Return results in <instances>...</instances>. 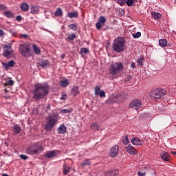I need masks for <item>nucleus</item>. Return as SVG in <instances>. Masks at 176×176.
<instances>
[{
  "mask_svg": "<svg viewBox=\"0 0 176 176\" xmlns=\"http://www.w3.org/2000/svg\"><path fill=\"white\" fill-rule=\"evenodd\" d=\"M49 85L47 84H36L34 87V89L32 92L33 100L34 101H39L44 97H46L49 94Z\"/></svg>",
  "mask_w": 176,
  "mask_h": 176,
  "instance_id": "obj_1",
  "label": "nucleus"
},
{
  "mask_svg": "<svg viewBox=\"0 0 176 176\" xmlns=\"http://www.w3.org/2000/svg\"><path fill=\"white\" fill-rule=\"evenodd\" d=\"M112 49L116 53H122L126 50V40L122 37H118L113 41Z\"/></svg>",
  "mask_w": 176,
  "mask_h": 176,
  "instance_id": "obj_2",
  "label": "nucleus"
},
{
  "mask_svg": "<svg viewBox=\"0 0 176 176\" xmlns=\"http://www.w3.org/2000/svg\"><path fill=\"white\" fill-rule=\"evenodd\" d=\"M42 151H43L42 144L41 142H36L26 148V153L34 156V155L39 154Z\"/></svg>",
  "mask_w": 176,
  "mask_h": 176,
  "instance_id": "obj_3",
  "label": "nucleus"
},
{
  "mask_svg": "<svg viewBox=\"0 0 176 176\" xmlns=\"http://www.w3.org/2000/svg\"><path fill=\"white\" fill-rule=\"evenodd\" d=\"M124 69V65L121 62L115 63L114 64H111L109 69V72L110 75L112 76H115V75H118L120 72H122Z\"/></svg>",
  "mask_w": 176,
  "mask_h": 176,
  "instance_id": "obj_4",
  "label": "nucleus"
},
{
  "mask_svg": "<svg viewBox=\"0 0 176 176\" xmlns=\"http://www.w3.org/2000/svg\"><path fill=\"white\" fill-rule=\"evenodd\" d=\"M166 94H167V91L162 88H156L150 92V96L155 100L162 98Z\"/></svg>",
  "mask_w": 176,
  "mask_h": 176,
  "instance_id": "obj_5",
  "label": "nucleus"
},
{
  "mask_svg": "<svg viewBox=\"0 0 176 176\" xmlns=\"http://www.w3.org/2000/svg\"><path fill=\"white\" fill-rule=\"evenodd\" d=\"M57 124V117L50 116L47 118V122L45 125V129L47 131H52L53 127Z\"/></svg>",
  "mask_w": 176,
  "mask_h": 176,
  "instance_id": "obj_6",
  "label": "nucleus"
},
{
  "mask_svg": "<svg viewBox=\"0 0 176 176\" xmlns=\"http://www.w3.org/2000/svg\"><path fill=\"white\" fill-rule=\"evenodd\" d=\"M19 53L23 56V57H31L32 53L31 52V47L28 44H21L19 48Z\"/></svg>",
  "mask_w": 176,
  "mask_h": 176,
  "instance_id": "obj_7",
  "label": "nucleus"
},
{
  "mask_svg": "<svg viewBox=\"0 0 176 176\" xmlns=\"http://www.w3.org/2000/svg\"><path fill=\"white\" fill-rule=\"evenodd\" d=\"M141 105H142V102L140 100H135L129 104V108H133V109H140L141 108Z\"/></svg>",
  "mask_w": 176,
  "mask_h": 176,
  "instance_id": "obj_8",
  "label": "nucleus"
},
{
  "mask_svg": "<svg viewBox=\"0 0 176 176\" xmlns=\"http://www.w3.org/2000/svg\"><path fill=\"white\" fill-rule=\"evenodd\" d=\"M119 153V146L115 145L113 146L109 152L110 157H116V155Z\"/></svg>",
  "mask_w": 176,
  "mask_h": 176,
  "instance_id": "obj_9",
  "label": "nucleus"
},
{
  "mask_svg": "<svg viewBox=\"0 0 176 176\" xmlns=\"http://www.w3.org/2000/svg\"><path fill=\"white\" fill-rule=\"evenodd\" d=\"M3 49L4 50L3 52L4 57H9V56H10V50L12 49V45H10V43L5 45L3 47Z\"/></svg>",
  "mask_w": 176,
  "mask_h": 176,
  "instance_id": "obj_10",
  "label": "nucleus"
},
{
  "mask_svg": "<svg viewBox=\"0 0 176 176\" xmlns=\"http://www.w3.org/2000/svg\"><path fill=\"white\" fill-rule=\"evenodd\" d=\"M160 156L164 162H170L171 160V155H170L169 153L166 151H162Z\"/></svg>",
  "mask_w": 176,
  "mask_h": 176,
  "instance_id": "obj_11",
  "label": "nucleus"
},
{
  "mask_svg": "<svg viewBox=\"0 0 176 176\" xmlns=\"http://www.w3.org/2000/svg\"><path fill=\"white\" fill-rule=\"evenodd\" d=\"M127 98V94L124 92L121 93L117 96V103L120 104L121 102H124Z\"/></svg>",
  "mask_w": 176,
  "mask_h": 176,
  "instance_id": "obj_12",
  "label": "nucleus"
},
{
  "mask_svg": "<svg viewBox=\"0 0 176 176\" xmlns=\"http://www.w3.org/2000/svg\"><path fill=\"white\" fill-rule=\"evenodd\" d=\"M126 152L129 153L130 155H137L138 153V151L135 149V148L133 147L131 144H129L126 148H125Z\"/></svg>",
  "mask_w": 176,
  "mask_h": 176,
  "instance_id": "obj_13",
  "label": "nucleus"
},
{
  "mask_svg": "<svg viewBox=\"0 0 176 176\" xmlns=\"http://www.w3.org/2000/svg\"><path fill=\"white\" fill-rule=\"evenodd\" d=\"M131 142L133 145H136L138 146L142 145V140H140L138 138H133V139H131Z\"/></svg>",
  "mask_w": 176,
  "mask_h": 176,
  "instance_id": "obj_14",
  "label": "nucleus"
},
{
  "mask_svg": "<svg viewBox=\"0 0 176 176\" xmlns=\"http://www.w3.org/2000/svg\"><path fill=\"white\" fill-rule=\"evenodd\" d=\"M79 16V12L78 11L69 12L67 13V17L69 19H76Z\"/></svg>",
  "mask_w": 176,
  "mask_h": 176,
  "instance_id": "obj_15",
  "label": "nucleus"
},
{
  "mask_svg": "<svg viewBox=\"0 0 176 176\" xmlns=\"http://www.w3.org/2000/svg\"><path fill=\"white\" fill-rule=\"evenodd\" d=\"M76 38H78V36H76V34L75 33H72L67 35V37L65 38V41H67V42H69V41L72 42L75 41Z\"/></svg>",
  "mask_w": 176,
  "mask_h": 176,
  "instance_id": "obj_16",
  "label": "nucleus"
},
{
  "mask_svg": "<svg viewBox=\"0 0 176 176\" xmlns=\"http://www.w3.org/2000/svg\"><path fill=\"white\" fill-rule=\"evenodd\" d=\"M38 65L42 68H46V67H50V62L46 60H42L39 62Z\"/></svg>",
  "mask_w": 176,
  "mask_h": 176,
  "instance_id": "obj_17",
  "label": "nucleus"
},
{
  "mask_svg": "<svg viewBox=\"0 0 176 176\" xmlns=\"http://www.w3.org/2000/svg\"><path fill=\"white\" fill-rule=\"evenodd\" d=\"M54 156H57V152L56 151H47L45 154V157H48V159H50L52 157H54Z\"/></svg>",
  "mask_w": 176,
  "mask_h": 176,
  "instance_id": "obj_18",
  "label": "nucleus"
},
{
  "mask_svg": "<svg viewBox=\"0 0 176 176\" xmlns=\"http://www.w3.org/2000/svg\"><path fill=\"white\" fill-rule=\"evenodd\" d=\"M57 131L59 134H65V133H67V126H65L64 124H62L58 127Z\"/></svg>",
  "mask_w": 176,
  "mask_h": 176,
  "instance_id": "obj_19",
  "label": "nucleus"
},
{
  "mask_svg": "<svg viewBox=\"0 0 176 176\" xmlns=\"http://www.w3.org/2000/svg\"><path fill=\"white\" fill-rule=\"evenodd\" d=\"M30 13L32 14H38V13H39V6H32L30 8Z\"/></svg>",
  "mask_w": 176,
  "mask_h": 176,
  "instance_id": "obj_20",
  "label": "nucleus"
},
{
  "mask_svg": "<svg viewBox=\"0 0 176 176\" xmlns=\"http://www.w3.org/2000/svg\"><path fill=\"white\" fill-rule=\"evenodd\" d=\"M21 9L23 12H28L30 9V6L28 5V3L23 2L21 3Z\"/></svg>",
  "mask_w": 176,
  "mask_h": 176,
  "instance_id": "obj_21",
  "label": "nucleus"
},
{
  "mask_svg": "<svg viewBox=\"0 0 176 176\" xmlns=\"http://www.w3.org/2000/svg\"><path fill=\"white\" fill-rule=\"evenodd\" d=\"M32 49L33 51L34 52V54L36 55L41 54V47L38 46L36 44H32Z\"/></svg>",
  "mask_w": 176,
  "mask_h": 176,
  "instance_id": "obj_22",
  "label": "nucleus"
},
{
  "mask_svg": "<svg viewBox=\"0 0 176 176\" xmlns=\"http://www.w3.org/2000/svg\"><path fill=\"white\" fill-rule=\"evenodd\" d=\"M119 175L118 170H109L106 173V176H114V175Z\"/></svg>",
  "mask_w": 176,
  "mask_h": 176,
  "instance_id": "obj_23",
  "label": "nucleus"
},
{
  "mask_svg": "<svg viewBox=\"0 0 176 176\" xmlns=\"http://www.w3.org/2000/svg\"><path fill=\"white\" fill-rule=\"evenodd\" d=\"M13 133L15 134H19L21 131V127L19 124H14L12 127Z\"/></svg>",
  "mask_w": 176,
  "mask_h": 176,
  "instance_id": "obj_24",
  "label": "nucleus"
},
{
  "mask_svg": "<svg viewBox=\"0 0 176 176\" xmlns=\"http://www.w3.org/2000/svg\"><path fill=\"white\" fill-rule=\"evenodd\" d=\"M72 94L76 97V96H78L79 94V87L78 86H75L73 87L72 90Z\"/></svg>",
  "mask_w": 176,
  "mask_h": 176,
  "instance_id": "obj_25",
  "label": "nucleus"
},
{
  "mask_svg": "<svg viewBox=\"0 0 176 176\" xmlns=\"http://www.w3.org/2000/svg\"><path fill=\"white\" fill-rule=\"evenodd\" d=\"M91 162H90V160H85L80 163V166L82 167H86L87 166H91Z\"/></svg>",
  "mask_w": 176,
  "mask_h": 176,
  "instance_id": "obj_26",
  "label": "nucleus"
},
{
  "mask_svg": "<svg viewBox=\"0 0 176 176\" xmlns=\"http://www.w3.org/2000/svg\"><path fill=\"white\" fill-rule=\"evenodd\" d=\"M3 14L8 19H12V18L14 17L13 13L12 12L9 11V10L5 11Z\"/></svg>",
  "mask_w": 176,
  "mask_h": 176,
  "instance_id": "obj_27",
  "label": "nucleus"
},
{
  "mask_svg": "<svg viewBox=\"0 0 176 176\" xmlns=\"http://www.w3.org/2000/svg\"><path fill=\"white\" fill-rule=\"evenodd\" d=\"M167 40L166 39H160L159 41V45L161 47H166V46H167Z\"/></svg>",
  "mask_w": 176,
  "mask_h": 176,
  "instance_id": "obj_28",
  "label": "nucleus"
},
{
  "mask_svg": "<svg viewBox=\"0 0 176 176\" xmlns=\"http://www.w3.org/2000/svg\"><path fill=\"white\" fill-rule=\"evenodd\" d=\"M68 85H69V82H68V80H67V79L62 80L60 82V85L62 87H67V86H68Z\"/></svg>",
  "mask_w": 176,
  "mask_h": 176,
  "instance_id": "obj_29",
  "label": "nucleus"
},
{
  "mask_svg": "<svg viewBox=\"0 0 176 176\" xmlns=\"http://www.w3.org/2000/svg\"><path fill=\"white\" fill-rule=\"evenodd\" d=\"M69 170H71V168L69 166H67V164H65L63 166V169L64 175H67V174H68V173H69Z\"/></svg>",
  "mask_w": 176,
  "mask_h": 176,
  "instance_id": "obj_30",
  "label": "nucleus"
},
{
  "mask_svg": "<svg viewBox=\"0 0 176 176\" xmlns=\"http://www.w3.org/2000/svg\"><path fill=\"white\" fill-rule=\"evenodd\" d=\"M109 102H111V104H113V102H118L117 96H111L109 97L108 100Z\"/></svg>",
  "mask_w": 176,
  "mask_h": 176,
  "instance_id": "obj_31",
  "label": "nucleus"
},
{
  "mask_svg": "<svg viewBox=\"0 0 176 176\" xmlns=\"http://www.w3.org/2000/svg\"><path fill=\"white\" fill-rule=\"evenodd\" d=\"M152 16L153 17V19H155V20H159V19H160V17H162V14L159 13V12H152Z\"/></svg>",
  "mask_w": 176,
  "mask_h": 176,
  "instance_id": "obj_32",
  "label": "nucleus"
},
{
  "mask_svg": "<svg viewBox=\"0 0 176 176\" xmlns=\"http://www.w3.org/2000/svg\"><path fill=\"white\" fill-rule=\"evenodd\" d=\"M67 27L69 30H72V31H76V30H78V25H76V23L69 24Z\"/></svg>",
  "mask_w": 176,
  "mask_h": 176,
  "instance_id": "obj_33",
  "label": "nucleus"
},
{
  "mask_svg": "<svg viewBox=\"0 0 176 176\" xmlns=\"http://www.w3.org/2000/svg\"><path fill=\"white\" fill-rule=\"evenodd\" d=\"M137 65L138 67H140V68H142L144 67V58L141 57L137 60Z\"/></svg>",
  "mask_w": 176,
  "mask_h": 176,
  "instance_id": "obj_34",
  "label": "nucleus"
},
{
  "mask_svg": "<svg viewBox=\"0 0 176 176\" xmlns=\"http://www.w3.org/2000/svg\"><path fill=\"white\" fill-rule=\"evenodd\" d=\"M91 129L92 130H100L101 129V126L98 125L97 123H94L91 125Z\"/></svg>",
  "mask_w": 176,
  "mask_h": 176,
  "instance_id": "obj_35",
  "label": "nucleus"
},
{
  "mask_svg": "<svg viewBox=\"0 0 176 176\" xmlns=\"http://www.w3.org/2000/svg\"><path fill=\"white\" fill-rule=\"evenodd\" d=\"M14 85V81L13 80H10L9 78L8 80H6L4 86H13Z\"/></svg>",
  "mask_w": 176,
  "mask_h": 176,
  "instance_id": "obj_36",
  "label": "nucleus"
},
{
  "mask_svg": "<svg viewBox=\"0 0 176 176\" xmlns=\"http://www.w3.org/2000/svg\"><path fill=\"white\" fill-rule=\"evenodd\" d=\"M72 112V109H63L60 111V113L63 115L64 113H71Z\"/></svg>",
  "mask_w": 176,
  "mask_h": 176,
  "instance_id": "obj_37",
  "label": "nucleus"
},
{
  "mask_svg": "<svg viewBox=\"0 0 176 176\" xmlns=\"http://www.w3.org/2000/svg\"><path fill=\"white\" fill-rule=\"evenodd\" d=\"M80 53L81 56H85V54L89 53V50L87 48L82 47L80 49Z\"/></svg>",
  "mask_w": 176,
  "mask_h": 176,
  "instance_id": "obj_38",
  "label": "nucleus"
},
{
  "mask_svg": "<svg viewBox=\"0 0 176 176\" xmlns=\"http://www.w3.org/2000/svg\"><path fill=\"white\" fill-rule=\"evenodd\" d=\"M98 22L104 25L105 23H107V18H105L104 16H100L99 17Z\"/></svg>",
  "mask_w": 176,
  "mask_h": 176,
  "instance_id": "obj_39",
  "label": "nucleus"
},
{
  "mask_svg": "<svg viewBox=\"0 0 176 176\" xmlns=\"http://www.w3.org/2000/svg\"><path fill=\"white\" fill-rule=\"evenodd\" d=\"M55 16H63V10H61V8H58L56 9V10L55 11Z\"/></svg>",
  "mask_w": 176,
  "mask_h": 176,
  "instance_id": "obj_40",
  "label": "nucleus"
},
{
  "mask_svg": "<svg viewBox=\"0 0 176 176\" xmlns=\"http://www.w3.org/2000/svg\"><path fill=\"white\" fill-rule=\"evenodd\" d=\"M95 92L94 94L95 96H98V94L100 93V91H101V87H100V86H96L94 88Z\"/></svg>",
  "mask_w": 176,
  "mask_h": 176,
  "instance_id": "obj_41",
  "label": "nucleus"
},
{
  "mask_svg": "<svg viewBox=\"0 0 176 176\" xmlns=\"http://www.w3.org/2000/svg\"><path fill=\"white\" fill-rule=\"evenodd\" d=\"M122 142L124 145H127V144H129L130 140L129 139V136H126L124 140H122Z\"/></svg>",
  "mask_w": 176,
  "mask_h": 176,
  "instance_id": "obj_42",
  "label": "nucleus"
},
{
  "mask_svg": "<svg viewBox=\"0 0 176 176\" xmlns=\"http://www.w3.org/2000/svg\"><path fill=\"white\" fill-rule=\"evenodd\" d=\"M98 96H99L101 98H105V91H104V90L100 91Z\"/></svg>",
  "mask_w": 176,
  "mask_h": 176,
  "instance_id": "obj_43",
  "label": "nucleus"
},
{
  "mask_svg": "<svg viewBox=\"0 0 176 176\" xmlns=\"http://www.w3.org/2000/svg\"><path fill=\"white\" fill-rule=\"evenodd\" d=\"M132 36L135 38H138L141 37V32H138L137 33L133 34Z\"/></svg>",
  "mask_w": 176,
  "mask_h": 176,
  "instance_id": "obj_44",
  "label": "nucleus"
},
{
  "mask_svg": "<svg viewBox=\"0 0 176 176\" xmlns=\"http://www.w3.org/2000/svg\"><path fill=\"white\" fill-rule=\"evenodd\" d=\"M102 25H104V24L101 23L100 22H97L96 23V27L97 30H101Z\"/></svg>",
  "mask_w": 176,
  "mask_h": 176,
  "instance_id": "obj_45",
  "label": "nucleus"
},
{
  "mask_svg": "<svg viewBox=\"0 0 176 176\" xmlns=\"http://www.w3.org/2000/svg\"><path fill=\"white\" fill-rule=\"evenodd\" d=\"M117 3H119L120 6H123L126 3L125 0H116Z\"/></svg>",
  "mask_w": 176,
  "mask_h": 176,
  "instance_id": "obj_46",
  "label": "nucleus"
},
{
  "mask_svg": "<svg viewBox=\"0 0 176 176\" xmlns=\"http://www.w3.org/2000/svg\"><path fill=\"white\" fill-rule=\"evenodd\" d=\"M8 67H10V68L12 67H14V60L8 61Z\"/></svg>",
  "mask_w": 176,
  "mask_h": 176,
  "instance_id": "obj_47",
  "label": "nucleus"
},
{
  "mask_svg": "<svg viewBox=\"0 0 176 176\" xmlns=\"http://www.w3.org/2000/svg\"><path fill=\"white\" fill-rule=\"evenodd\" d=\"M19 157L21 159H22V160H27V159H28V156L25 155H23V154H21L19 155Z\"/></svg>",
  "mask_w": 176,
  "mask_h": 176,
  "instance_id": "obj_48",
  "label": "nucleus"
},
{
  "mask_svg": "<svg viewBox=\"0 0 176 176\" xmlns=\"http://www.w3.org/2000/svg\"><path fill=\"white\" fill-rule=\"evenodd\" d=\"M60 100H67V94H62V96L60 97Z\"/></svg>",
  "mask_w": 176,
  "mask_h": 176,
  "instance_id": "obj_49",
  "label": "nucleus"
},
{
  "mask_svg": "<svg viewBox=\"0 0 176 176\" xmlns=\"http://www.w3.org/2000/svg\"><path fill=\"white\" fill-rule=\"evenodd\" d=\"M131 79V76H128L125 78L124 82H130Z\"/></svg>",
  "mask_w": 176,
  "mask_h": 176,
  "instance_id": "obj_50",
  "label": "nucleus"
},
{
  "mask_svg": "<svg viewBox=\"0 0 176 176\" xmlns=\"http://www.w3.org/2000/svg\"><path fill=\"white\" fill-rule=\"evenodd\" d=\"M3 67L5 69H9L10 67L8 65V63H3Z\"/></svg>",
  "mask_w": 176,
  "mask_h": 176,
  "instance_id": "obj_51",
  "label": "nucleus"
},
{
  "mask_svg": "<svg viewBox=\"0 0 176 176\" xmlns=\"http://www.w3.org/2000/svg\"><path fill=\"white\" fill-rule=\"evenodd\" d=\"M5 9H7L6 6L4 5L0 4V10H5Z\"/></svg>",
  "mask_w": 176,
  "mask_h": 176,
  "instance_id": "obj_52",
  "label": "nucleus"
},
{
  "mask_svg": "<svg viewBox=\"0 0 176 176\" xmlns=\"http://www.w3.org/2000/svg\"><path fill=\"white\" fill-rule=\"evenodd\" d=\"M138 176H145L146 175V173H141L140 171L138 172Z\"/></svg>",
  "mask_w": 176,
  "mask_h": 176,
  "instance_id": "obj_53",
  "label": "nucleus"
},
{
  "mask_svg": "<svg viewBox=\"0 0 176 176\" xmlns=\"http://www.w3.org/2000/svg\"><path fill=\"white\" fill-rule=\"evenodd\" d=\"M16 21H21V16L18 15V16L16 17Z\"/></svg>",
  "mask_w": 176,
  "mask_h": 176,
  "instance_id": "obj_54",
  "label": "nucleus"
},
{
  "mask_svg": "<svg viewBox=\"0 0 176 176\" xmlns=\"http://www.w3.org/2000/svg\"><path fill=\"white\" fill-rule=\"evenodd\" d=\"M137 66H135V63L133 62L131 65V67L132 68V69H134Z\"/></svg>",
  "mask_w": 176,
  "mask_h": 176,
  "instance_id": "obj_55",
  "label": "nucleus"
},
{
  "mask_svg": "<svg viewBox=\"0 0 176 176\" xmlns=\"http://www.w3.org/2000/svg\"><path fill=\"white\" fill-rule=\"evenodd\" d=\"M3 34H4L3 30L0 29V38L1 36H3Z\"/></svg>",
  "mask_w": 176,
  "mask_h": 176,
  "instance_id": "obj_56",
  "label": "nucleus"
},
{
  "mask_svg": "<svg viewBox=\"0 0 176 176\" xmlns=\"http://www.w3.org/2000/svg\"><path fill=\"white\" fill-rule=\"evenodd\" d=\"M46 108H47V109H50V104H47Z\"/></svg>",
  "mask_w": 176,
  "mask_h": 176,
  "instance_id": "obj_57",
  "label": "nucleus"
},
{
  "mask_svg": "<svg viewBox=\"0 0 176 176\" xmlns=\"http://www.w3.org/2000/svg\"><path fill=\"white\" fill-rule=\"evenodd\" d=\"M172 155H176V151H171Z\"/></svg>",
  "mask_w": 176,
  "mask_h": 176,
  "instance_id": "obj_58",
  "label": "nucleus"
},
{
  "mask_svg": "<svg viewBox=\"0 0 176 176\" xmlns=\"http://www.w3.org/2000/svg\"><path fill=\"white\" fill-rule=\"evenodd\" d=\"M1 176H9L8 174H3Z\"/></svg>",
  "mask_w": 176,
  "mask_h": 176,
  "instance_id": "obj_59",
  "label": "nucleus"
},
{
  "mask_svg": "<svg viewBox=\"0 0 176 176\" xmlns=\"http://www.w3.org/2000/svg\"><path fill=\"white\" fill-rule=\"evenodd\" d=\"M23 36H24L25 38H27V34H23Z\"/></svg>",
  "mask_w": 176,
  "mask_h": 176,
  "instance_id": "obj_60",
  "label": "nucleus"
},
{
  "mask_svg": "<svg viewBox=\"0 0 176 176\" xmlns=\"http://www.w3.org/2000/svg\"><path fill=\"white\" fill-rule=\"evenodd\" d=\"M65 57V54L62 55V58H64Z\"/></svg>",
  "mask_w": 176,
  "mask_h": 176,
  "instance_id": "obj_61",
  "label": "nucleus"
},
{
  "mask_svg": "<svg viewBox=\"0 0 176 176\" xmlns=\"http://www.w3.org/2000/svg\"><path fill=\"white\" fill-rule=\"evenodd\" d=\"M5 91H8V90L5 89Z\"/></svg>",
  "mask_w": 176,
  "mask_h": 176,
  "instance_id": "obj_62",
  "label": "nucleus"
}]
</instances>
